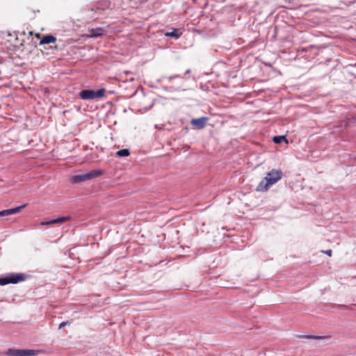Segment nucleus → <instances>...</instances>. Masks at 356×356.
<instances>
[{
  "instance_id": "dca6fc26",
  "label": "nucleus",
  "mask_w": 356,
  "mask_h": 356,
  "mask_svg": "<svg viewBox=\"0 0 356 356\" xmlns=\"http://www.w3.org/2000/svg\"><path fill=\"white\" fill-rule=\"evenodd\" d=\"M68 324H70L69 321H63L61 323H60V325L58 326V329H61Z\"/></svg>"
},
{
  "instance_id": "f8f14e48",
  "label": "nucleus",
  "mask_w": 356,
  "mask_h": 356,
  "mask_svg": "<svg viewBox=\"0 0 356 356\" xmlns=\"http://www.w3.org/2000/svg\"><path fill=\"white\" fill-rule=\"evenodd\" d=\"M116 155L118 156H128L129 155V152L127 149H122L120 150H118L116 152Z\"/></svg>"
},
{
  "instance_id": "1a4fd4ad",
  "label": "nucleus",
  "mask_w": 356,
  "mask_h": 356,
  "mask_svg": "<svg viewBox=\"0 0 356 356\" xmlns=\"http://www.w3.org/2000/svg\"><path fill=\"white\" fill-rule=\"evenodd\" d=\"M89 36L91 38H97L104 35V29L101 27H98L96 29H92L89 30Z\"/></svg>"
},
{
  "instance_id": "20e7f679",
  "label": "nucleus",
  "mask_w": 356,
  "mask_h": 356,
  "mask_svg": "<svg viewBox=\"0 0 356 356\" xmlns=\"http://www.w3.org/2000/svg\"><path fill=\"white\" fill-rule=\"evenodd\" d=\"M105 89L102 88L97 91L92 90H83L79 92V97L82 99H94L97 98H101L104 96Z\"/></svg>"
},
{
  "instance_id": "9d476101",
  "label": "nucleus",
  "mask_w": 356,
  "mask_h": 356,
  "mask_svg": "<svg viewBox=\"0 0 356 356\" xmlns=\"http://www.w3.org/2000/svg\"><path fill=\"white\" fill-rule=\"evenodd\" d=\"M56 42V38L51 35H47L44 36L40 41V44H47L51 43H55Z\"/></svg>"
},
{
  "instance_id": "f257e3e1",
  "label": "nucleus",
  "mask_w": 356,
  "mask_h": 356,
  "mask_svg": "<svg viewBox=\"0 0 356 356\" xmlns=\"http://www.w3.org/2000/svg\"><path fill=\"white\" fill-rule=\"evenodd\" d=\"M282 177V172L280 170L273 169L266 174V176L259 183L256 191L266 192L268 188L279 181Z\"/></svg>"
},
{
  "instance_id": "ddd939ff",
  "label": "nucleus",
  "mask_w": 356,
  "mask_h": 356,
  "mask_svg": "<svg viewBox=\"0 0 356 356\" xmlns=\"http://www.w3.org/2000/svg\"><path fill=\"white\" fill-rule=\"evenodd\" d=\"M273 141L275 143H280L282 141H286V138L284 136H275L273 138Z\"/></svg>"
},
{
  "instance_id": "7ed1b4c3",
  "label": "nucleus",
  "mask_w": 356,
  "mask_h": 356,
  "mask_svg": "<svg viewBox=\"0 0 356 356\" xmlns=\"http://www.w3.org/2000/svg\"><path fill=\"white\" fill-rule=\"evenodd\" d=\"M26 275L24 273H8L0 277V286L8 284H17L26 280Z\"/></svg>"
},
{
  "instance_id": "423d86ee",
  "label": "nucleus",
  "mask_w": 356,
  "mask_h": 356,
  "mask_svg": "<svg viewBox=\"0 0 356 356\" xmlns=\"http://www.w3.org/2000/svg\"><path fill=\"white\" fill-rule=\"evenodd\" d=\"M208 120L209 119L207 117H202L200 118L192 119L191 121V124L195 128H197L198 129H202L205 127Z\"/></svg>"
},
{
  "instance_id": "f3484780",
  "label": "nucleus",
  "mask_w": 356,
  "mask_h": 356,
  "mask_svg": "<svg viewBox=\"0 0 356 356\" xmlns=\"http://www.w3.org/2000/svg\"><path fill=\"white\" fill-rule=\"evenodd\" d=\"M322 252H324L325 254H326L327 255H328L329 257H331L332 254V250H327L326 251H322Z\"/></svg>"
},
{
  "instance_id": "6e6552de",
  "label": "nucleus",
  "mask_w": 356,
  "mask_h": 356,
  "mask_svg": "<svg viewBox=\"0 0 356 356\" xmlns=\"http://www.w3.org/2000/svg\"><path fill=\"white\" fill-rule=\"evenodd\" d=\"M70 217H69V216L60 217V218H58L52 220L42 222L41 225H54V224H57V223H63V222L70 220Z\"/></svg>"
},
{
  "instance_id": "2eb2a0df",
  "label": "nucleus",
  "mask_w": 356,
  "mask_h": 356,
  "mask_svg": "<svg viewBox=\"0 0 356 356\" xmlns=\"http://www.w3.org/2000/svg\"><path fill=\"white\" fill-rule=\"evenodd\" d=\"M307 339H323L325 337L323 336H313V335H307L305 337Z\"/></svg>"
},
{
  "instance_id": "9b49d317",
  "label": "nucleus",
  "mask_w": 356,
  "mask_h": 356,
  "mask_svg": "<svg viewBox=\"0 0 356 356\" xmlns=\"http://www.w3.org/2000/svg\"><path fill=\"white\" fill-rule=\"evenodd\" d=\"M181 35V32L179 29H174L172 30V31H171V32H166L165 33V35L167 37H172V38H179Z\"/></svg>"
},
{
  "instance_id": "0eeeda50",
  "label": "nucleus",
  "mask_w": 356,
  "mask_h": 356,
  "mask_svg": "<svg viewBox=\"0 0 356 356\" xmlns=\"http://www.w3.org/2000/svg\"><path fill=\"white\" fill-rule=\"evenodd\" d=\"M26 204H23L22 206L17 207L16 208L6 209L0 211V217L13 215L20 212L24 208H25Z\"/></svg>"
},
{
  "instance_id": "4468645a",
  "label": "nucleus",
  "mask_w": 356,
  "mask_h": 356,
  "mask_svg": "<svg viewBox=\"0 0 356 356\" xmlns=\"http://www.w3.org/2000/svg\"><path fill=\"white\" fill-rule=\"evenodd\" d=\"M109 7V3L107 1H104L103 6H98L97 9L105 10Z\"/></svg>"
},
{
  "instance_id": "39448f33",
  "label": "nucleus",
  "mask_w": 356,
  "mask_h": 356,
  "mask_svg": "<svg viewBox=\"0 0 356 356\" xmlns=\"http://www.w3.org/2000/svg\"><path fill=\"white\" fill-rule=\"evenodd\" d=\"M40 350H29V349H13L7 350L6 355L7 356H35Z\"/></svg>"
},
{
  "instance_id": "f03ea898",
  "label": "nucleus",
  "mask_w": 356,
  "mask_h": 356,
  "mask_svg": "<svg viewBox=\"0 0 356 356\" xmlns=\"http://www.w3.org/2000/svg\"><path fill=\"white\" fill-rule=\"evenodd\" d=\"M104 174L102 170H93L83 175H76L71 177L70 181L72 183L84 182L90 179L97 178Z\"/></svg>"
},
{
  "instance_id": "a211bd4d",
  "label": "nucleus",
  "mask_w": 356,
  "mask_h": 356,
  "mask_svg": "<svg viewBox=\"0 0 356 356\" xmlns=\"http://www.w3.org/2000/svg\"><path fill=\"white\" fill-rule=\"evenodd\" d=\"M35 37L37 38H40V33H35Z\"/></svg>"
}]
</instances>
